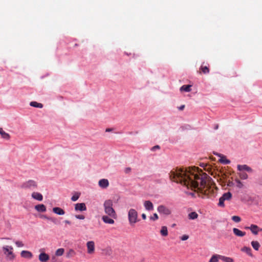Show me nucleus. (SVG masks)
Instances as JSON below:
<instances>
[{"label":"nucleus","mask_w":262,"mask_h":262,"mask_svg":"<svg viewBox=\"0 0 262 262\" xmlns=\"http://www.w3.org/2000/svg\"><path fill=\"white\" fill-rule=\"evenodd\" d=\"M170 179L195 192L205 195L213 193L215 184L212 179L201 170L198 173L187 171L184 168H176L169 173Z\"/></svg>","instance_id":"f257e3e1"},{"label":"nucleus","mask_w":262,"mask_h":262,"mask_svg":"<svg viewBox=\"0 0 262 262\" xmlns=\"http://www.w3.org/2000/svg\"><path fill=\"white\" fill-rule=\"evenodd\" d=\"M113 201L111 200H107L105 201L103 204V207L105 213L113 219H116L117 215L113 208Z\"/></svg>","instance_id":"f03ea898"},{"label":"nucleus","mask_w":262,"mask_h":262,"mask_svg":"<svg viewBox=\"0 0 262 262\" xmlns=\"http://www.w3.org/2000/svg\"><path fill=\"white\" fill-rule=\"evenodd\" d=\"M128 219L130 226H134L135 224L139 222L138 214L137 211L134 209H130L128 212Z\"/></svg>","instance_id":"7ed1b4c3"},{"label":"nucleus","mask_w":262,"mask_h":262,"mask_svg":"<svg viewBox=\"0 0 262 262\" xmlns=\"http://www.w3.org/2000/svg\"><path fill=\"white\" fill-rule=\"evenodd\" d=\"M3 251L7 259L12 261L15 258V255L13 253V248L12 246H5L3 247Z\"/></svg>","instance_id":"20e7f679"},{"label":"nucleus","mask_w":262,"mask_h":262,"mask_svg":"<svg viewBox=\"0 0 262 262\" xmlns=\"http://www.w3.org/2000/svg\"><path fill=\"white\" fill-rule=\"evenodd\" d=\"M37 183L34 180H30L28 181L24 182L21 186V187L24 189H34L37 188Z\"/></svg>","instance_id":"39448f33"},{"label":"nucleus","mask_w":262,"mask_h":262,"mask_svg":"<svg viewBox=\"0 0 262 262\" xmlns=\"http://www.w3.org/2000/svg\"><path fill=\"white\" fill-rule=\"evenodd\" d=\"M232 194L230 192L224 193L219 199V206L224 207L225 206L224 201L230 200L231 199Z\"/></svg>","instance_id":"423d86ee"},{"label":"nucleus","mask_w":262,"mask_h":262,"mask_svg":"<svg viewBox=\"0 0 262 262\" xmlns=\"http://www.w3.org/2000/svg\"><path fill=\"white\" fill-rule=\"evenodd\" d=\"M157 210L158 212L160 213H162L163 214L168 215L171 214V211L170 209L167 208L164 205H160L158 206Z\"/></svg>","instance_id":"0eeeda50"},{"label":"nucleus","mask_w":262,"mask_h":262,"mask_svg":"<svg viewBox=\"0 0 262 262\" xmlns=\"http://www.w3.org/2000/svg\"><path fill=\"white\" fill-rule=\"evenodd\" d=\"M246 229H250L252 233L254 235H257L258 232L262 231V229L258 227V226L254 224H252L249 227H245Z\"/></svg>","instance_id":"6e6552de"},{"label":"nucleus","mask_w":262,"mask_h":262,"mask_svg":"<svg viewBox=\"0 0 262 262\" xmlns=\"http://www.w3.org/2000/svg\"><path fill=\"white\" fill-rule=\"evenodd\" d=\"M87 252L89 254H92L95 252V243L91 241L86 243Z\"/></svg>","instance_id":"1a4fd4ad"},{"label":"nucleus","mask_w":262,"mask_h":262,"mask_svg":"<svg viewBox=\"0 0 262 262\" xmlns=\"http://www.w3.org/2000/svg\"><path fill=\"white\" fill-rule=\"evenodd\" d=\"M98 185L100 188L105 189L109 186V182L107 179H102L99 181Z\"/></svg>","instance_id":"9d476101"},{"label":"nucleus","mask_w":262,"mask_h":262,"mask_svg":"<svg viewBox=\"0 0 262 262\" xmlns=\"http://www.w3.org/2000/svg\"><path fill=\"white\" fill-rule=\"evenodd\" d=\"M75 210L76 211H83L86 210V207L84 203H77L75 205Z\"/></svg>","instance_id":"9b49d317"},{"label":"nucleus","mask_w":262,"mask_h":262,"mask_svg":"<svg viewBox=\"0 0 262 262\" xmlns=\"http://www.w3.org/2000/svg\"><path fill=\"white\" fill-rule=\"evenodd\" d=\"M102 221L106 224H113L115 223L114 220H113V218L111 217L110 216L107 215H103L102 217Z\"/></svg>","instance_id":"f8f14e48"},{"label":"nucleus","mask_w":262,"mask_h":262,"mask_svg":"<svg viewBox=\"0 0 262 262\" xmlns=\"http://www.w3.org/2000/svg\"><path fill=\"white\" fill-rule=\"evenodd\" d=\"M203 165H202V166L204 167V169L205 170L207 171L211 175L213 176L214 172L215 171V169L209 165L204 164H203Z\"/></svg>","instance_id":"ddd939ff"},{"label":"nucleus","mask_w":262,"mask_h":262,"mask_svg":"<svg viewBox=\"0 0 262 262\" xmlns=\"http://www.w3.org/2000/svg\"><path fill=\"white\" fill-rule=\"evenodd\" d=\"M237 167L239 171L246 170L248 172H252V169L247 165H238Z\"/></svg>","instance_id":"4468645a"},{"label":"nucleus","mask_w":262,"mask_h":262,"mask_svg":"<svg viewBox=\"0 0 262 262\" xmlns=\"http://www.w3.org/2000/svg\"><path fill=\"white\" fill-rule=\"evenodd\" d=\"M20 255L23 257L29 259H31L33 257V254L31 252L26 250L22 251L20 253Z\"/></svg>","instance_id":"2eb2a0df"},{"label":"nucleus","mask_w":262,"mask_h":262,"mask_svg":"<svg viewBox=\"0 0 262 262\" xmlns=\"http://www.w3.org/2000/svg\"><path fill=\"white\" fill-rule=\"evenodd\" d=\"M233 232L236 236L238 237H243L246 235L245 232L242 231L236 228L233 229Z\"/></svg>","instance_id":"dca6fc26"},{"label":"nucleus","mask_w":262,"mask_h":262,"mask_svg":"<svg viewBox=\"0 0 262 262\" xmlns=\"http://www.w3.org/2000/svg\"><path fill=\"white\" fill-rule=\"evenodd\" d=\"M32 197L37 201H41L43 200L42 195L37 192H33L31 195Z\"/></svg>","instance_id":"f3484780"},{"label":"nucleus","mask_w":262,"mask_h":262,"mask_svg":"<svg viewBox=\"0 0 262 262\" xmlns=\"http://www.w3.org/2000/svg\"><path fill=\"white\" fill-rule=\"evenodd\" d=\"M144 206L147 210L151 211L154 209V205L150 201H145L144 203Z\"/></svg>","instance_id":"a211bd4d"},{"label":"nucleus","mask_w":262,"mask_h":262,"mask_svg":"<svg viewBox=\"0 0 262 262\" xmlns=\"http://www.w3.org/2000/svg\"><path fill=\"white\" fill-rule=\"evenodd\" d=\"M49 256L45 252L41 253L39 255V260L41 261H46L49 259Z\"/></svg>","instance_id":"6ab92c4d"},{"label":"nucleus","mask_w":262,"mask_h":262,"mask_svg":"<svg viewBox=\"0 0 262 262\" xmlns=\"http://www.w3.org/2000/svg\"><path fill=\"white\" fill-rule=\"evenodd\" d=\"M53 211L54 213L58 214V215H64L65 214L64 211L60 207H54L53 208Z\"/></svg>","instance_id":"aec40b11"},{"label":"nucleus","mask_w":262,"mask_h":262,"mask_svg":"<svg viewBox=\"0 0 262 262\" xmlns=\"http://www.w3.org/2000/svg\"><path fill=\"white\" fill-rule=\"evenodd\" d=\"M35 209L38 212H43L46 211V207L43 204H39L35 206Z\"/></svg>","instance_id":"412c9836"},{"label":"nucleus","mask_w":262,"mask_h":262,"mask_svg":"<svg viewBox=\"0 0 262 262\" xmlns=\"http://www.w3.org/2000/svg\"><path fill=\"white\" fill-rule=\"evenodd\" d=\"M200 73H203L206 74L209 73V69L206 66L202 65L200 68Z\"/></svg>","instance_id":"4be33fe9"},{"label":"nucleus","mask_w":262,"mask_h":262,"mask_svg":"<svg viewBox=\"0 0 262 262\" xmlns=\"http://www.w3.org/2000/svg\"><path fill=\"white\" fill-rule=\"evenodd\" d=\"M214 154L215 155V154ZM216 155L221 157V159H220V162H221L223 164H228L230 163V160L227 159L225 156H222L221 154H216Z\"/></svg>","instance_id":"5701e85b"},{"label":"nucleus","mask_w":262,"mask_h":262,"mask_svg":"<svg viewBox=\"0 0 262 262\" xmlns=\"http://www.w3.org/2000/svg\"><path fill=\"white\" fill-rule=\"evenodd\" d=\"M241 251L246 253L249 256L251 257L253 256L251 249L250 247L245 246L241 249Z\"/></svg>","instance_id":"b1692460"},{"label":"nucleus","mask_w":262,"mask_h":262,"mask_svg":"<svg viewBox=\"0 0 262 262\" xmlns=\"http://www.w3.org/2000/svg\"><path fill=\"white\" fill-rule=\"evenodd\" d=\"M160 232L162 236H167L168 234L167 227L165 226H162Z\"/></svg>","instance_id":"393cba45"},{"label":"nucleus","mask_w":262,"mask_h":262,"mask_svg":"<svg viewBox=\"0 0 262 262\" xmlns=\"http://www.w3.org/2000/svg\"><path fill=\"white\" fill-rule=\"evenodd\" d=\"M0 134L2 137L5 139L9 140L10 138L9 134L4 131L2 128H0Z\"/></svg>","instance_id":"a878e982"},{"label":"nucleus","mask_w":262,"mask_h":262,"mask_svg":"<svg viewBox=\"0 0 262 262\" xmlns=\"http://www.w3.org/2000/svg\"><path fill=\"white\" fill-rule=\"evenodd\" d=\"M76 255V252L73 249H70L66 253V257L71 258L73 257Z\"/></svg>","instance_id":"bb28decb"},{"label":"nucleus","mask_w":262,"mask_h":262,"mask_svg":"<svg viewBox=\"0 0 262 262\" xmlns=\"http://www.w3.org/2000/svg\"><path fill=\"white\" fill-rule=\"evenodd\" d=\"M222 255L215 254L210 259L209 262H218L219 259H221Z\"/></svg>","instance_id":"cd10ccee"},{"label":"nucleus","mask_w":262,"mask_h":262,"mask_svg":"<svg viewBox=\"0 0 262 262\" xmlns=\"http://www.w3.org/2000/svg\"><path fill=\"white\" fill-rule=\"evenodd\" d=\"M251 246H252L253 248L256 251H258L260 246L259 243L257 241H254L251 242Z\"/></svg>","instance_id":"c85d7f7f"},{"label":"nucleus","mask_w":262,"mask_h":262,"mask_svg":"<svg viewBox=\"0 0 262 262\" xmlns=\"http://www.w3.org/2000/svg\"><path fill=\"white\" fill-rule=\"evenodd\" d=\"M191 85H183L180 88L181 91H185L186 92H189L191 91Z\"/></svg>","instance_id":"c756f323"},{"label":"nucleus","mask_w":262,"mask_h":262,"mask_svg":"<svg viewBox=\"0 0 262 262\" xmlns=\"http://www.w3.org/2000/svg\"><path fill=\"white\" fill-rule=\"evenodd\" d=\"M188 218L190 220H195L198 217V214L195 212H191L188 214Z\"/></svg>","instance_id":"7c9ffc66"},{"label":"nucleus","mask_w":262,"mask_h":262,"mask_svg":"<svg viewBox=\"0 0 262 262\" xmlns=\"http://www.w3.org/2000/svg\"><path fill=\"white\" fill-rule=\"evenodd\" d=\"M30 105L38 108H42L43 107V105L41 103H39L35 101L31 102Z\"/></svg>","instance_id":"2f4dec72"},{"label":"nucleus","mask_w":262,"mask_h":262,"mask_svg":"<svg viewBox=\"0 0 262 262\" xmlns=\"http://www.w3.org/2000/svg\"><path fill=\"white\" fill-rule=\"evenodd\" d=\"M80 193L76 192L75 194L72 196L71 200L73 202L76 201L80 197Z\"/></svg>","instance_id":"473e14b6"},{"label":"nucleus","mask_w":262,"mask_h":262,"mask_svg":"<svg viewBox=\"0 0 262 262\" xmlns=\"http://www.w3.org/2000/svg\"><path fill=\"white\" fill-rule=\"evenodd\" d=\"M64 250L63 248L58 249L55 252V255L57 256H61L63 254Z\"/></svg>","instance_id":"72a5a7b5"},{"label":"nucleus","mask_w":262,"mask_h":262,"mask_svg":"<svg viewBox=\"0 0 262 262\" xmlns=\"http://www.w3.org/2000/svg\"><path fill=\"white\" fill-rule=\"evenodd\" d=\"M221 259L225 262H233V259L232 258L224 256H222Z\"/></svg>","instance_id":"f704fd0d"},{"label":"nucleus","mask_w":262,"mask_h":262,"mask_svg":"<svg viewBox=\"0 0 262 262\" xmlns=\"http://www.w3.org/2000/svg\"><path fill=\"white\" fill-rule=\"evenodd\" d=\"M239 176L240 178L242 180H246L248 178V174L246 172H244L239 173Z\"/></svg>","instance_id":"c9c22d12"},{"label":"nucleus","mask_w":262,"mask_h":262,"mask_svg":"<svg viewBox=\"0 0 262 262\" xmlns=\"http://www.w3.org/2000/svg\"><path fill=\"white\" fill-rule=\"evenodd\" d=\"M231 219L235 223H239L241 221V218L238 216H232Z\"/></svg>","instance_id":"e433bc0d"},{"label":"nucleus","mask_w":262,"mask_h":262,"mask_svg":"<svg viewBox=\"0 0 262 262\" xmlns=\"http://www.w3.org/2000/svg\"><path fill=\"white\" fill-rule=\"evenodd\" d=\"M15 243L17 247H23L24 246L23 243L21 241H16Z\"/></svg>","instance_id":"4c0bfd02"},{"label":"nucleus","mask_w":262,"mask_h":262,"mask_svg":"<svg viewBox=\"0 0 262 262\" xmlns=\"http://www.w3.org/2000/svg\"><path fill=\"white\" fill-rule=\"evenodd\" d=\"M235 181L237 183V187L240 188L243 187V184L240 180L236 179L235 180Z\"/></svg>","instance_id":"58836bf2"},{"label":"nucleus","mask_w":262,"mask_h":262,"mask_svg":"<svg viewBox=\"0 0 262 262\" xmlns=\"http://www.w3.org/2000/svg\"><path fill=\"white\" fill-rule=\"evenodd\" d=\"M159 217L157 213H154L153 216L150 217V219L152 221H156L158 219Z\"/></svg>","instance_id":"ea45409f"},{"label":"nucleus","mask_w":262,"mask_h":262,"mask_svg":"<svg viewBox=\"0 0 262 262\" xmlns=\"http://www.w3.org/2000/svg\"><path fill=\"white\" fill-rule=\"evenodd\" d=\"M41 217L43 218V219H47V220H50V221H51L52 222H54V220H55L54 219L52 218V217H48L47 216L45 215H41Z\"/></svg>","instance_id":"a19ab883"},{"label":"nucleus","mask_w":262,"mask_h":262,"mask_svg":"<svg viewBox=\"0 0 262 262\" xmlns=\"http://www.w3.org/2000/svg\"><path fill=\"white\" fill-rule=\"evenodd\" d=\"M75 217L76 219H79V220H84L85 219V216L83 215H76Z\"/></svg>","instance_id":"79ce46f5"},{"label":"nucleus","mask_w":262,"mask_h":262,"mask_svg":"<svg viewBox=\"0 0 262 262\" xmlns=\"http://www.w3.org/2000/svg\"><path fill=\"white\" fill-rule=\"evenodd\" d=\"M189 238V236L187 235H183L181 237V239L182 241H186Z\"/></svg>","instance_id":"37998d69"},{"label":"nucleus","mask_w":262,"mask_h":262,"mask_svg":"<svg viewBox=\"0 0 262 262\" xmlns=\"http://www.w3.org/2000/svg\"><path fill=\"white\" fill-rule=\"evenodd\" d=\"M131 171V168L130 167H127L125 169V173H129Z\"/></svg>","instance_id":"c03bdc74"},{"label":"nucleus","mask_w":262,"mask_h":262,"mask_svg":"<svg viewBox=\"0 0 262 262\" xmlns=\"http://www.w3.org/2000/svg\"><path fill=\"white\" fill-rule=\"evenodd\" d=\"M159 148H160V146L159 145H156L152 148V150H155L157 149H159Z\"/></svg>","instance_id":"a18cd8bd"},{"label":"nucleus","mask_w":262,"mask_h":262,"mask_svg":"<svg viewBox=\"0 0 262 262\" xmlns=\"http://www.w3.org/2000/svg\"><path fill=\"white\" fill-rule=\"evenodd\" d=\"M185 108V105H182L180 107H178L179 110L180 111H182Z\"/></svg>","instance_id":"49530a36"},{"label":"nucleus","mask_w":262,"mask_h":262,"mask_svg":"<svg viewBox=\"0 0 262 262\" xmlns=\"http://www.w3.org/2000/svg\"><path fill=\"white\" fill-rule=\"evenodd\" d=\"M142 219H143V220H146V214H145V213H143V214H142Z\"/></svg>","instance_id":"de8ad7c7"},{"label":"nucleus","mask_w":262,"mask_h":262,"mask_svg":"<svg viewBox=\"0 0 262 262\" xmlns=\"http://www.w3.org/2000/svg\"><path fill=\"white\" fill-rule=\"evenodd\" d=\"M214 129L216 130L219 128V124H216L214 127Z\"/></svg>","instance_id":"09e8293b"},{"label":"nucleus","mask_w":262,"mask_h":262,"mask_svg":"<svg viewBox=\"0 0 262 262\" xmlns=\"http://www.w3.org/2000/svg\"><path fill=\"white\" fill-rule=\"evenodd\" d=\"M64 223H65L66 224H71L70 221H68V220H66V221H64Z\"/></svg>","instance_id":"8fccbe9b"},{"label":"nucleus","mask_w":262,"mask_h":262,"mask_svg":"<svg viewBox=\"0 0 262 262\" xmlns=\"http://www.w3.org/2000/svg\"><path fill=\"white\" fill-rule=\"evenodd\" d=\"M112 130V128H106V129L105 132H111Z\"/></svg>","instance_id":"3c124183"},{"label":"nucleus","mask_w":262,"mask_h":262,"mask_svg":"<svg viewBox=\"0 0 262 262\" xmlns=\"http://www.w3.org/2000/svg\"><path fill=\"white\" fill-rule=\"evenodd\" d=\"M190 194L192 195H193L194 194V193H192V192H190L189 193Z\"/></svg>","instance_id":"603ef678"},{"label":"nucleus","mask_w":262,"mask_h":262,"mask_svg":"<svg viewBox=\"0 0 262 262\" xmlns=\"http://www.w3.org/2000/svg\"><path fill=\"white\" fill-rule=\"evenodd\" d=\"M215 175H216V171H215V172H214V177H215Z\"/></svg>","instance_id":"864d4df0"}]
</instances>
